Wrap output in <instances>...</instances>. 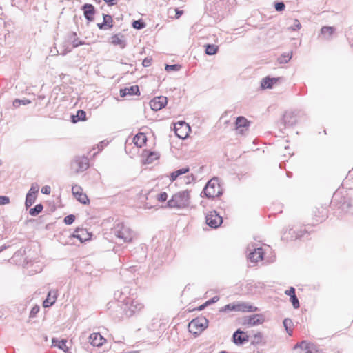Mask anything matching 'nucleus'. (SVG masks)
<instances>
[{"instance_id":"nucleus-56","label":"nucleus","mask_w":353,"mask_h":353,"mask_svg":"<svg viewBox=\"0 0 353 353\" xmlns=\"http://www.w3.org/2000/svg\"><path fill=\"white\" fill-rule=\"evenodd\" d=\"M176 14L175 18L179 19L183 13V10H180L179 9H175Z\"/></svg>"},{"instance_id":"nucleus-49","label":"nucleus","mask_w":353,"mask_h":353,"mask_svg":"<svg viewBox=\"0 0 353 353\" xmlns=\"http://www.w3.org/2000/svg\"><path fill=\"white\" fill-rule=\"evenodd\" d=\"M72 46L74 48L79 47V46L85 44L84 41H79L77 39L74 38V40H72Z\"/></svg>"},{"instance_id":"nucleus-25","label":"nucleus","mask_w":353,"mask_h":353,"mask_svg":"<svg viewBox=\"0 0 353 353\" xmlns=\"http://www.w3.org/2000/svg\"><path fill=\"white\" fill-rule=\"evenodd\" d=\"M278 78L265 77L261 81V87L262 89H270L278 81Z\"/></svg>"},{"instance_id":"nucleus-63","label":"nucleus","mask_w":353,"mask_h":353,"mask_svg":"<svg viewBox=\"0 0 353 353\" xmlns=\"http://www.w3.org/2000/svg\"><path fill=\"white\" fill-rule=\"evenodd\" d=\"M74 37L77 36V34L75 32H73L72 34Z\"/></svg>"},{"instance_id":"nucleus-53","label":"nucleus","mask_w":353,"mask_h":353,"mask_svg":"<svg viewBox=\"0 0 353 353\" xmlns=\"http://www.w3.org/2000/svg\"><path fill=\"white\" fill-rule=\"evenodd\" d=\"M285 293V294H287L291 297V296L296 294L295 289H294V288L291 287L289 290H286Z\"/></svg>"},{"instance_id":"nucleus-46","label":"nucleus","mask_w":353,"mask_h":353,"mask_svg":"<svg viewBox=\"0 0 353 353\" xmlns=\"http://www.w3.org/2000/svg\"><path fill=\"white\" fill-rule=\"evenodd\" d=\"M274 8L276 11L281 12L285 10V5L283 2H276L275 3Z\"/></svg>"},{"instance_id":"nucleus-13","label":"nucleus","mask_w":353,"mask_h":353,"mask_svg":"<svg viewBox=\"0 0 353 353\" xmlns=\"http://www.w3.org/2000/svg\"><path fill=\"white\" fill-rule=\"evenodd\" d=\"M70 239L77 238L81 243L88 241L90 239L91 234L84 228H77L72 234L70 235Z\"/></svg>"},{"instance_id":"nucleus-37","label":"nucleus","mask_w":353,"mask_h":353,"mask_svg":"<svg viewBox=\"0 0 353 353\" xmlns=\"http://www.w3.org/2000/svg\"><path fill=\"white\" fill-rule=\"evenodd\" d=\"M30 103H31V101L28 99H15L13 101V106L14 108H19L21 105H26Z\"/></svg>"},{"instance_id":"nucleus-6","label":"nucleus","mask_w":353,"mask_h":353,"mask_svg":"<svg viewBox=\"0 0 353 353\" xmlns=\"http://www.w3.org/2000/svg\"><path fill=\"white\" fill-rule=\"evenodd\" d=\"M208 321L206 318H196L192 320L188 325L189 332L196 335L207 327Z\"/></svg>"},{"instance_id":"nucleus-44","label":"nucleus","mask_w":353,"mask_h":353,"mask_svg":"<svg viewBox=\"0 0 353 353\" xmlns=\"http://www.w3.org/2000/svg\"><path fill=\"white\" fill-rule=\"evenodd\" d=\"M74 219H75L74 215L70 214V215L66 216L64 218V223L67 225H70L74 221Z\"/></svg>"},{"instance_id":"nucleus-29","label":"nucleus","mask_w":353,"mask_h":353,"mask_svg":"<svg viewBox=\"0 0 353 353\" xmlns=\"http://www.w3.org/2000/svg\"><path fill=\"white\" fill-rule=\"evenodd\" d=\"M188 171H189V168L188 167H185V168H181L179 170H177L176 171H174V172L171 173L170 179L171 181H175L177 179V177L179 176H180L181 174H185Z\"/></svg>"},{"instance_id":"nucleus-45","label":"nucleus","mask_w":353,"mask_h":353,"mask_svg":"<svg viewBox=\"0 0 353 353\" xmlns=\"http://www.w3.org/2000/svg\"><path fill=\"white\" fill-rule=\"evenodd\" d=\"M40 307L38 305H34L30 312V318H34L36 316L37 313L39 312Z\"/></svg>"},{"instance_id":"nucleus-40","label":"nucleus","mask_w":353,"mask_h":353,"mask_svg":"<svg viewBox=\"0 0 353 353\" xmlns=\"http://www.w3.org/2000/svg\"><path fill=\"white\" fill-rule=\"evenodd\" d=\"M181 68V65L178 64H174V65H166L165 67V69L166 71H177L179 70Z\"/></svg>"},{"instance_id":"nucleus-36","label":"nucleus","mask_w":353,"mask_h":353,"mask_svg":"<svg viewBox=\"0 0 353 353\" xmlns=\"http://www.w3.org/2000/svg\"><path fill=\"white\" fill-rule=\"evenodd\" d=\"M262 340L263 334L261 332H258L253 335L251 343L254 345L259 344L262 342Z\"/></svg>"},{"instance_id":"nucleus-5","label":"nucleus","mask_w":353,"mask_h":353,"mask_svg":"<svg viewBox=\"0 0 353 353\" xmlns=\"http://www.w3.org/2000/svg\"><path fill=\"white\" fill-rule=\"evenodd\" d=\"M257 310H258V308L256 307L249 305L248 303H238V304H235V303L228 304V305H225L224 307H221L220 310V312H227L229 311H241V312H256Z\"/></svg>"},{"instance_id":"nucleus-11","label":"nucleus","mask_w":353,"mask_h":353,"mask_svg":"<svg viewBox=\"0 0 353 353\" xmlns=\"http://www.w3.org/2000/svg\"><path fill=\"white\" fill-rule=\"evenodd\" d=\"M168 103V99L165 97L160 96L154 97L150 101V106L152 110L158 111L165 106Z\"/></svg>"},{"instance_id":"nucleus-1","label":"nucleus","mask_w":353,"mask_h":353,"mask_svg":"<svg viewBox=\"0 0 353 353\" xmlns=\"http://www.w3.org/2000/svg\"><path fill=\"white\" fill-rule=\"evenodd\" d=\"M112 233L117 238L125 243L131 242L135 236L134 232L123 223L116 224L112 228Z\"/></svg>"},{"instance_id":"nucleus-3","label":"nucleus","mask_w":353,"mask_h":353,"mask_svg":"<svg viewBox=\"0 0 353 353\" xmlns=\"http://www.w3.org/2000/svg\"><path fill=\"white\" fill-rule=\"evenodd\" d=\"M208 199H213L222 194V188H221L218 179L214 177L210 179L204 187L201 194Z\"/></svg>"},{"instance_id":"nucleus-7","label":"nucleus","mask_w":353,"mask_h":353,"mask_svg":"<svg viewBox=\"0 0 353 353\" xmlns=\"http://www.w3.org/2000/svg\"><path fill=\"white\" fill-rule=\"evenodd\" d=\"M71 169L76 173L85 171L89 168V161L85 157H75L70 164Z\"/></svg>"},{"instance_id":"nucleus-42","label":"nucleus","mask_w":353,"mask_h":353,"mask_svg":"<svg viewBox=\"0 0 353 353\" xmlns=\"http://www.w3.org/2000/svg\"><path fill=\"white\" fill-rule=\"evenodd\" d=\"M301 28V24L299 22V21L298 19H294L293 25L291 27L288 28V29L292 30L293 31H296V30H299Z\"/></svg>"},{"instance_id":"nucleus-30","label":"nucleus","mask_w":353,"mask_h":353,"mask_svg":"<svg viewBox=\"0 0 353 353\" xmlns=\"http://www.w3.org/2000/svg\"><path fill=\"white\" fill-rule=\"evenodd\" d=\"M205 46V53L208 55L216 54L219 50V46L214 44H207Z\"/></svg>"},{"instance_id":"nucleus-34","label":"nucleus","mask_w":353,"mask_h":353,"mask_svg":"<svg viewBox=\"0 0 353 353\" xmlns=\"http://www.w3.org/2000/svg\"><path fill=\"white\" fill-rule=\"evenodd\" d=\"M36 198V195H32L31 194L27 193L25 201V205L26 208L30 207L35 202Z\"/></svg>"},{"instance_id":"nucleus-50","label":"nucleus","mask_w":353,"mask_h":353,"mask_svg":"<svg viewBox=\"0 0 353 353\" xmlns=\"http://www.w3.org/2000/svg\"><path fill=\"white\" fill-rule=\"evenodd\" d=\"M219 300V297L217 296H215L212 297V299H209L208 301H207L205 302V305H209L210 304L216 303Z\"/></svg>"},{"instance_id":"nucleus-28","label":"nucleus","mask_w":353,"mask_h":353,"mask_svg":"<svg viewBox=\"0 0 353 353\" xmlns=\"http://www.w3.org/2000/svg\"><path fill=\"white\" fill-rule=\"evenodd\" d=\"M86 120V113L84 110H79L77 112L76 115L71 116V121L74 123H77L80 121H85Z\"/></svg>"},{"instance_id":"nucleus-27","label":"nucleus","mask_w":353,"mask_h":353,"mask_svg":"<svg viewBox=\"0 0 353 353\" xmlns=\"http://www.w3.org/2000/svg\"><path fill=\"white\" fill-rule=\"evenodd\" d=\"M146 136L143 133H138L134 137L133 141L138 147H142L146 143Z\"/></svg>"},{"instance_id":"nucleus-51","label":"nucleus","mask_w":353,"mask_h":353,"mask_svg":"<svg viewBox=\"0 0 353 353\" xmlns=\"http://www.w3.org/2000/svg\"><path fill=\"white\" fill-rule=\"evenodd\" d=\"M152 59L151 58H145L143 59L142 62V65L143 67H149L151 65Z\"/></svg>"},{"instance_id":"nucleus-10","label":"nucleus","mask_w":353,"mask_h":353,"mask_svg":"<svg viewBox=\"0 0 353 353\" xmlns=\"http://www.w3.org/2000/svg\"><path fill=\"white\" fill-rule=\"evenodd\" d=\"M190 128L185 121H179L174 126L176 135L182 139H185L188 135Z\"/></svg>"},{"instance_id":"nucleus-33","label":"nucleus","mask_w":353,"mask_h":353,"mask_svg":"<svg viewBox=\"0 0 353 353\" xmlns=\"http://www.w3.org/2000/svg\"><path fill=\"white\" fill-rule=\"evenodd\" d=\"M103 21L105 25L108 27V29L112 28L113 26V19L111 15L103 14Z\"/></svg>"},{"instance_id":"nucleus-38","label":"nucleus","mask_w":353,"mask_h":353,"mask_svg":"<svg viewBox=\"0 0 353 353\" xmlns=\"http://www.w3.org/2000/svg\"><path fill=\"white\" fill-rule=\"evenodd\" d=\"M145 26V24L142 20H136L132 22V27L137 30H141Z\"/></svg>"},{"instance_id":"nucleus-24","label":"nucleus","mask_w":353,"mask_h":353,"mask_svg":"<svg viewBox=\"0 0 353 353\" xmlns=\"http://www.w3.org/2000/svg\"><path fill=\"white\" fill-rule=\"evenodd\" d=\"M57 291H50L48 294L47 298L44 300L43 305L44 307L52 306L57 299Z\"/></svg>"},{"instance_id":"nucleus-16","label":"nucleus","mask_w":353,"mask_h":353,"mask_svg":"<svg viewBox=\"0 0 353 353\" xmlns=\"http://www.w3.org/2000/svg\"><path fill=\"white\" fill-rule=\"evenodd\" d=\"M81 10L86 20L89 22L94 21V15L95 14V8L93 5L85 3L82 6Z\"/></svg>"},{"instance_id":"nucleus-57","label":"nucleus","mask_w":353,"mask_h":353,"mask_svg":"<svg viewBox=\"0 0 353 353\" xmlns=\"http://www.w3.org/2000/svg\"><path fill=\"white\" fill-rule=\"evenodd\" d=\"M105 143L103 141L99 143V145H97V148H99V150H101L103 149V146H104Z\"/></svg>"},{"instance_id":"nucleus-14","label":"nucleus","mask_w":353,"mask_h":353,"mask_svg":"<svg viewBox=\"0 0 353 353\" xmlns=\"http://www.w3.org/2000/svg\"><path fill=\"white\" fill-rule=\"evenodd\" d=\"M235 124L238 133L243 134L245 131L248 130L250 122L244 117L240 116L236 118Z\"/></svg>"},{"instance_id":"nucleus-9","label":"nucleus","mask_w":353,"mask_h":353,"mask_svg":"<svg viewBox=\"0 0 353 353\" xmlns=\"http://www.w3.org/2000/svg\"><path fill=\"white\" fill-rule=\"evenodd\" d=\"M206 224L212 228H217L223 222L222 217L215 211H210L205 216Z\"/></svg>"},{"instance_id":"nucleus-35","label":"nucleus","mask_w":353,"mask_h":353,"mask_svg":"<svg viewBox=\"0 0 353 353\" xmlns=\"http://www.w3.org/2000/svg\"><path fill=\"white\" fill-rule=\"evenodd\" d=\"M43 209V207L41 203L37 204L34 208H31L29 210V214L31 216H35L38 215L40 212H41Z\"/></svg>"},{"instance_id":"nucleus-26","label":"nucleus","mask_w":353,"mask_h":353,"mask_svg":"<svg viewBox=\"0 0 353 353\" xmlns=\"http://www.w3.org/2000/svg\"><path fill=\"white\" fill-rule=\"evenodd\" d=\"M296 122V117L295 115L290 112V113H285L283 115V123L286 126H292L294 125Z\"/></svg>"},{"instance_id":"nucleus-2","label":"nucleus","mask_w":353,"mask_h":353,"mask_svg":"<svg viewBox=\"0 0 353 353\" xmlns=\"http://www.w3.org/2000/svg\"><path fill=\"white\" fill-rule=\"evenodd\" d=\"M190 196L188 190L179 192L174 194L168 201L170 208H184L190 205Z\"/></svg>"},{"instance_id":"nucleus-17","label":"nucleus","mask_w":353,"mask_h":353,"mask_svg":"<svg viewBox=\"0 0 353 353\" xmlns=\"http://www.w3.org/2000/svg\"><path fill=\"white\" fill-rule=\"evenodd\" d=\"M335 32L336 28L334 27L325 26L321 28L319 37H321L324 40H331Z\"/></svg>"},{"instance_id":"nucleus-61","label":"nucleus","mask_w":353,"mask_h":353,"mask_svg":"<svg viewBox=\"0 0 353 353\" xmlns=\"http://www.w3.org/2000/svg\"><path fill=\"white\" fill-rule=\"evenodd\" d=\"M323 220H324V218H323V217H322V218H321V219H318V220H317V221H322Z\"/></svg>"},{"instance_id":"nucleus-18","label":"nucleus","mask_w":353,"mask_h":353,"mask_svg":"<svg viewBox=\"0 0 353 353\" xmlns=\"http://www.w3.org/2000/svg\"><path fill=\"white\" fill-rule=\"evenodd\" d=\"M233 341L235 344H243L245 342H247L249 341L248 335L241 331L240 329H238L234 334H233Z\"/></svg>"},{"instance_id":"nucleus-41","label":"nucleus","mask_w":353,"mask_h":353,"mask_svg":"<svg viewBox=\"0 0 353 353\" xmlns=\"http://www.w3.org/2000/svg\"><path fill=\"white\" fill-rule=\"evenodd\" d=\"M290 301L292 302V304L294 308L297 309L300 307L299 301V299L296 297V294L291 296Z\"/></svg>"},{"instance_id":"nucleus-60","label":"nucleus","mask_w":353,"mask_h":353,"mask_svg":"<svg viewBox=\"0 0 353 353\" xmlns=\"http://www.w3.org/2000/svg\"><path fill=\"white\" fill-rule=\"evenodd\" d=\"M38 99H41H41H45V96H44V95H39V96L38 97Z\"/></svg>"},{"instance_id":"nucleus-15","label":"nucleus","mask_w":353,"mask_h":353,"mask_svg":"<svg viewBox=\"0 0 353 353\" xmlns=\"http://www.w3.org/2000/svg\"><path fill=\"white\" fill-rule=\"evenodd\" d=\"M294 348H301L305 351V353H322L321 351L317 350L316 347L307 341H303L300 343L295 345Z\"/></svg>"},{"instance_id":"nucleus-19","label":"nucleus","mask_w":353,"mask_h":353,"mask_svg":"<svg viewBox=\"0 0 353 353\" xmlns=\"http://www.w3.org/2000/svg\"><path fill=\"white\" fill-rule=\"evenodd\" d=\"M140 95L138 85H132L129 88H125L120 90V96L125 97L127 96Z\"/></svg>"},{"instance_id":"nucleus-12","label":"nucleus","mask_w":353,"mask_h":353,"mask_svg":"<svg viewBox=\"0 0 353 353\" xmlns=\"http://www.w3.org/2000/svg\"><path fill=\"white\" fill-rule=\"evenodd\" d=\"M72 192L74 197L81 203L87 204L89 203L88 196L83 192L82 188L78 185L72 187Z\"/></svg>"},{"instance_id":"nucleus-48","label":"nucleus","mask_w":353,"mask_h":353,"mask_svg":"<svg viewBox=\"0 0 353 353\" xmlns=\"http://www.w3.org/2000/svg\"><path fill=\"white\" fill-rule=\"evenodd\" d=\"M10 203L9 197L6 196H0V205H6Z\"/></svg>"},{"instance_id":"nucleus-4","label":"nucleus","mask_w":353,"mask_h":353,"mask_svg":"<svg viewBox=\"0 0 353 353\" xmlns=\"http://www.w3.org/2000/svg\"><path fill=\"white\" fill-rule=\"evenodd\" d=\"M125 301L123 311L128 316H132L144 307V305L139 299L128 298Z\"/></svg>"},{"instance_id":"nucleus-21","label":"nucleus","mask_w":353,"mask_h":353,"mask_svg":"<svg viewBox=\"0 0 353 353\" xmlns=\"http://www.w3.org/2000/svg\"><path fill=\"white\" fill-rule=\"evenodd\" d=\"M89 341L92 345L99 347L103 345L105 339L99 333H92L89 336Z\"/></svg>"},{"instance_id":"nucleus-39","label":"nucleus","mask_w":353,"mask_h":353,"mask_svg":"<svg viewBox=\"0 0 353 353\" xmlns=\"http://www.w3.org/2000/svg\"><path fill=\"white\" fill-rule=\"evenodd\" d=\"M39 185L37 183H33V184H32L30 189L28 192V194H31L32 195L37 196V194L39 192Z\"/></svg>"},{"instance_id":"nucleus-32","label":"nucleus","mask_w":353,"mask_h":353,"mask_svg":"<svg viewBox=\"0 0 353 353\" xmlns=\"http://www.w3.org/2000/svg\"><path fill=\"white\" fill-rule=\"evenodd\" d=\"M283 323L285 330L288 333V334L292 335V327L293 326L292 321L290 319H285L283 320Z\"/></svg>"},{"instance_id":"nucleus-54","label":"nucleus","mask_w":353,"mask_h":353,"mask_svg":"<svg viewBox=\"0 0 353 353\" xmlns=\"http://www.w3.org/2000/svg\"><path fill=\"white\" fill-rule=\"evenodd\" d=\"M97 27L100 30H108V27L105 25L104 22L97 23Z\"/></svg>"},{"instance_id":"nucleus-59","label":"nucleus","mask_w":353,"mask_h":353,"mask_svg":"<svg viewBox=\"0 0 353 353\" xmlns=\"http://www.w3.org/2000/svg\"><path fill=\"white\" fill-rule=\"evenodd\" d=\"M208 305H205V303L201 305H200L198 308L199 310H203Z\"/></svg>"},{"instance_id":"nucleus-22","label":"nucleus","mask_w":353,"mask_h":353,"mask_svg":"<svg viewBox=\"0 0 353 353\" xmlns=\"http://www.w3.org/2000/svg\"><path fill=\"white\" fill-rule=\"evenodd\" d=\"M111 43L114 46H119L121 48H124L126 46L124 36L121 34H114L111 37Z\"/></svg>"},{"instance_id":"nucleus-43","label":"nucleus","mask_w":353,"mask_h":353,"mask_svg":"<svg viewBox=\"0 0 353 353\" xmlns=\"http://www.w3.org/2000/svg\"><path fill=\"white\" fill-rule=\"evenodd\" d=\"M157 154L155 153V152H150V154L148 155L147 157V159H146V161L148 163H151L154 159H157Z\"/></svg>"},{"instance_id":"nucleus-47","label":"nucleus","mask_w":353,"mask_h":353,"mask_svg":"<svg viewBox=\"0 0 353 353\" xmlns=\"http://www.w3.org/2000/svg\"><path fill=\"white\" fill-rule=\"evenodd\" d=\"M168 194L166 192H161L157 196V199L159 201L163 202L167 200Z\"/></svg>"},{"instance_id":"nucleus-8","label":"nucleus","mask_w":353,"mask_h":353,"mask_svg":"<svg viewBox=\"0 0 353 353\" xmlns=\"http://www.w3.org/2000/svg\"><path fill=\"white\" fill-rule=\"evenodd\" d=\"M248 259L251 262L256 263L263 258L264 251L258 244L250 243L248 246Z\"/></svg>"},{"instance_id":"nucleus-58","label":"nucleus","mask_w":353,"mask_h":353,"mask_svg":"<svg viewBox=\"0 0 353 353\" xmlns=\"http://www.w3.org/2000/svg\"><path fill=\"white\" fill-rule=\"evenodd\" d=\"M302 236L301 234H296L295 236H291V239H297L299 238H301Z\"/></svg>"},{"instance_id":"nucleus-62","label":"nucleus","mask_w":353,"mask_h":353,"mask_svg":"<svg viewBox=\"0 0 353 353\" xmlns=\"http://www.w3.org/2000/svg\"><path fill=\"white\" fill-rule=\"evenodd\" d=\"M5 248H6L5 246H4V247H2V248H0V252H1V251H3V249H4Z\"/></svg>"},{"instance_id":"nucleus-52","label":"nucleus","mask_w":353,"mask_h":353,"mask_svg":"<svg viewBox=\"0 0 353 353\" xmlns=\"http://www.w3.org/2000/svg\"><path fill=\"white\" fill-rule=\"evenodd\" d=\"M51 189L50 186L46 185L41 188V192L44 194H49L50 193Z\"/></svg>"},{"instance_id":"nucleus-20","label":"nucleus","mask_w":353,"mask_h":353,"mask_svg":"<svg viewBox=\"0 0 353 353\" xmlns=\"http://www.w3.org/2000/svg\"><path fill=\"white\" fill-rule=\"evenodd\" d=\"M264 322V318L261 314H253L245 320V323L250 326L261 325Z\"/></svg>"},{"instance_id":"nucleus-31","label":"nucleus","mask_w":353,"mask_h":353,"mask_svg":"<svg viewBox=\"0 0 353 353\" xmlns=\"http://www.w3.org/2000/svg\"><path fill=\"white\" fill-rule=\"evenodd\" d=\"M292 57V52L283 53L279 58L278 62L280 64L287 63Z\"/></svg>"},{"instance_id":"nucleus-23","label":"nucleus","mask_w":353,"mask_h":353,"mask_svg":"<svg viewBox=\"0 0 353 353\" xmlns=\"http://www.w3.org/2000/svg\"><path fill=\"white\" fill-rule=\"evenodd\" d=\"M52 346L57 347L59 349L62 350L65 353H69V348L66 345L67 340H59L56 338L52 339Z\"/></svg>"},{"instance_id":"nucleus-55","label":"nucleus","mask_w":353,"mask_h":353,"mask_svg":"<svg viewBox=\"0 0 353 353\" xmlns=\"http://www.w3.org/2000/svg\"><path fill=\"white\" fill-rule=\"evenodd\" d=\"M108 6H113L117 4L119 0H103Z\"/></svg>"}]
</instances>
